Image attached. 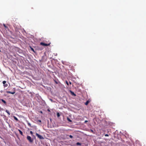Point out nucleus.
I'll use <instances>...</instances> for the list:
<instances>
[{
  "label": "nucleus",
  "instance_id": "obj_1",
  "mask_svg": "<svg viewBox=\"0 0 146 146\" xmlns=\"http://www.w3.org/2000/svg\"><path fill=\"white\" fill-rule=\"evenodd\" d=\"M27 139L29 141L30 143H32L33 142V139H32L30 136H27Z\"/></svg>",
  "mask_w": 146,
  "mask_h": 146
},
{
  "label": "nucleus",
  "instance_id": "obj_2",
  "mask_svg": "<svg viewBox=\"0 0 146 146\" xmlns=\"http://www.w3.org/2000/svg\"><path fill=\"white\" fill-rule=\"evenodd\" d=\"M36 135L40 139H44V138L43 137L37 133H36Z\"/></svg>",
  "mask_w": 146,
  "mask_h": 146
},
{
  "label": "nucleus",
  "instance_id": "obj_3",
  "mask_svg": "<svg viewBox=\"0 0 146 146\" xmlns=\"http://www.w3.org/2000/svg\"><path fill=\"white\" fill-rule=\"evenodd\" d=\"M3 86L4 87H7L8 85L6 83V81H3Z\"/></svg>",
  "mask_w": 146,
  "mask_h": 146
},
{
  "label": "nucleus",
  "instance_id": "obj_4",
  "mask_svg": "<svg viewBox=\"0 0 146 146\" xmlns=\"http://www.w3.org/2000/svg\"><path fill=\"white\" fill-rule=\"evenodd\" d=\"M40 44L42 45L43 46H48L49 45V44H47L43 42H41L40 43Z\"/></svg>",
  "mask_w": 146,
  "mask_h": 146
},
{
  "label": "nucleus",
  "instance_id": "obj_5",
  "mask_svg": "<svg viewBox=\"0 0 146 146\" xmlns=\"http://www.w3.org/2000/svg\"><path fill=\"white\" fill-rule=\"evenodd\" d=\"M6 92L7 93L11 94H13L15 93V90L13 92H11L9 91H7Z\"/></svg>",
  "mask_w": 146,
  "mask_h": 146
},
{
  "label": "nucleus",
  "instance_id": "obj_6",
  "mask_svg": "<svg viewBox=\"0 0 146 146\" xmlns=\"http://www.w3.org/2000/svg\"><path fill=\"white\" fill-rule=\"evenodd\" d=\"M5 111L6 112H7V113H8V114L9 115H10V114H11V113H10V112H9V111H8V110H5Z\"/></svg>",
  "mask_w": 146,
  "mask_h": 146
},
{
  "label": "nucleus",
  "instance_id": "obj_7",
  "mask_svg": "<svg viewBox=\"0 0 146 146\" xmlns=\"http://www.w3.org/2000/svg\"><path fill=\"white\" fill-rule=\"evenodd\" d=\"M18 131H19L21 135H23V133L20 130L18 129Z\"/></svg>",
  "mask_w": 146,
  "mask_h": 146
},
{
  "label": "nucleus",
  "instance_id": "obj_8",
  "mask_svg": "<svg viewBox=\"0 0 146 146\" xmlns=\"http://www.w3.org/2000/svg\"><path fill=\"white\" fill-rule=\"evenodd\" d=\"M30 47L31 48V50L32 51H33L34 52H35V51L34 50V49L33 48H32L31 47V46H30Z\"/></svg>",
  "mask_w": 146,
  "mask_h": 146
},
{
  "label": "nucleus",
  "instance_id": "obj_9",
  "mask_svg": "<svg viewBox=\"0 0 146 146\" xmlns=\"http://www.w3.org/2000/svg\"><path fill=\"white\" fill-rule=\"evenodd\" d=\"M1 100L4 104H5L6 103V101L5 100H3V99H1Z\"/></svg>",
  "mask_w": 146,
  "mask_h": 146
},
{
  "label": "nucleus",
  "instance_id": "obj_10",
  "mask_svg": "<svg viewBox=\"0 0 146 146\" xmlns=\"http://www.w3.org/2000/svg\"><path fill=\"white\" fill-rule=\"evenodd\" d=\"M27 124L29 126V127H32L31 126V125L30 123L29 122H28V123H27Z\"/></svg>",
  "mask_w": 146,
  "mask_h": 146
},
{
  "label": "nucleus",
  "instance_id": "obj_11",
  "mask_svg": "<svg viewBox=\"0 0 146 146\" xmlns=\"http://www.w3.org/2000/svg\"><path fill=\"white\" fill-rule=\"evenodd\" d=\"M57 115L58 117H59L60 116V114L59 113H57Z\"/></svg>",
  "mask_w": 146,
  "mask_h": 146
},
{
  "label": "nucleus",
  "instance_id": "obj_12",
  "mask_svg": "<svg viewBox=\"0 0 146 146\" xmlns=\"http://www.w3.org/2000/svg\"><path fill=\"white\" fill-rule=\"evenodd\" d=\"M88 103H89V102H88V101H87L85 103V105H88Z\"/></svg>",
  "mask_w": 146,
  "mask_h": 146
},
{
  "label": "nucleus",
  "instance_id": "obj_13",
  "mask_svg": "<svg viewBox=\"0 0 146 146\" xmlns=\"http://www.w3.org/2000/svg\"><path fill=\"white\" fill-rule=\"evenodd\" d=\"M76 145H81V144L79 143V142H77V143H76Z\"/></svg>",
  "mask_w": 146,
  "mask_h": 146
},
{
  "label": "nucleus",
  "instance_id": "obj_14",
  "mask_svg": "<svg viewBox=\"0 0 146 146\" xmlns=\"http://www.w3.org/2000/svg\"><path fill=\"white\" fill-rule=\"evenodd\" d=\"M68 120V121H69L70 122H72V120L70 119L69 118H68V117L67 118V119Z\"/></svg>",
  "mask_w": 146,
  "mask_h": 146
},
{
  "label": "nucleus",
  "instance_id": "obj_15",
  "mask_svg": "<svg viewBox=\"0 0 146 146\" xmlns=\"http://www.w3.org/2000/svg\"><path fill=\"white\" fill-rule=\"evenodd\" d=\"M62 63L64 65H66V64H65V61H62Z\"/></svg>",
  "mask_w": 146,
  "mask_h": 146
},
{
  "label": "nucleus",
  "instance_id": "obj_16",
  "mask_svg": "<svg viewBox=\"0 0 146 146\" xmlns=\"http://www.w3.org/2000/svg\"><path fill=\"white\" fill-rule=\"evenodd\" d=\"M72 95H74V96H76V94L73 92H72Z\"/></svg>",
  "mask_w": 146,
  "mask_h": 146
},
{
  "label": "nucleus",
  "instance_id": "obj_17",
  "mask_svg": "<svg viewBox=\"0 0 146 146\" xmlns=\"http://www.w3.org/2000/svg\"><path fill=\"white\" fill-rule=\"evenodd\" d=\"M66 84H67L68 85H69V84H68V81H66Z\"/></svg>",
  "mask_w": 146,
  "mask_h": 146
},
{
  "label": "nucleus",
  "instance_id": "obj_18",
  "mask_svg": "<svg viewBox=\"0 0 146 146\" xmlns=\"http://www.w3.org/2000/svg\"><path fill=\"white\" fill-rule=\"evenodd\" d=\"M30 133L32 135L33 134V132L32 131H30Z\"/></svg>",
  "mask_w": 146,
  "mask_h": 146
},
{
  "label": "nucleus",
  "instance_id": "obj_19",
  "mask_svg": "<svg viewBox=\"0 0 146 146\" xmlns=\"http://www.w3.org/2000/svg\"><path fill=\"white\" fill-rule=\"evenodd\" d=\"M69 137L70 138H72L73 137V136L72 135H69Z\"/></svg>",
  "mask_w": 146,
  "mask_h": 146
},
{
  "label": "nucleus",
  "instance_id": "obj_20",
  "mask_svg": "<svg viewBox=\"0 0 146 146\" xmlns=\"http://www.w3.org/2000/svg\"><path fill=\"white\" fill-rule=\"evenodd\" d=\"M105 136H106V137H107V136H109L108 135V134H106L105 135Z\"/></svg>",
  "mask_w": 146,
  "mask_h": 146
},
{
  "label": "nucleus",
  "instance_id": "obj_21",
  "mask_svg": "<svg viewBox=\"0 0 146 146\" xmlns=\"http://www.w3.org/2000/svg\"><path fill=\"white\" fill-rule=\"evenodd\" d=\"M14 118L16 120H18V119H17V118H16V117H15Z\"/></svg>",
  "mask_w": 146,
  "mask_h": 146
},
{
  "label": "nucleus",
  "instance_id": "obj_22",
  "mask_svg": "<svg viewBox=\"0 0 146 146\" xmlns=\"http://www.w3.org/2000/svg\"><path fill=\"white\" fill-rule=\"evenodd\" d=\"M38 121L40 122H41V121L40 120H38Z\"/></svg>",
  "mask_w": 146,
  "mask_h": 146
},
{
  "label": "nucleus",
  "instance_id": "obj_23",
  "mask_svg": "<svg viewBox=\"0 0 146 146\" xmlns=\"http://www.w3.org/2000/svg\"><path fill=\"white\" fill-rule=\"evenodd\" d=\"M55 82H56V84H58V83L56 81H55Z\"/></svg>",
  "mask_w": 146,
  "mask_h": 146
},
{
  "label": "nucleus",
  "instance_id": "obj_24",
  "mask_svg": "<svg viewBox=\"0 0 146 146\" xmlns=\"http://www.w3.org/2000/svg\"><path fill=\"white\" fill-rule=\"evenodd\" d=\"M69 83H70V84H71V82H69Z\"/></svg>",
  "mask_w": 146,
  "mask_h": 146
},
{
  "label": "nucleus",
  "instance_id": "obj_25",
  "mask_svg": "<svg viewBox=\"0 0 146 146\" xmlns=\"http://www.w3.org/2000/svg\"><path fill=\"white\" fill-rule=\"evenodd\" d=\"M48 111H50V110L49 109L48 110Z\"/></svg>",
  "mask_w": 146,
  "mask_h": 146
},
{
  "label": "nucleus",
  "instance_id": "obj_26",
  "mask_svg": "<svg viewBox=\"0 0 146 146\" xmlns=\"http://www.w3.org/2000/svg\"><path fill=\"white\" fill-rule=\"evenodd\" d=\"M4 25V27H6V26H5V25Z\"/></svg>",
  "mask_w": 146,
  "mask_h": 146
},
{
  "label": "nucleus",
  "instance_id": "obj_27",
  "mask_svg": "<svg viewBox=\"0 0 146 146\" xmlns=\"http://www.w3.org/2000/svg\"><path fill=\"white\" fill-rule=\"evenodd\" d=\"M92 132H93V130H92Z\"/></svg>",
  "mask_w": 146,
  "mask_h": 146
},
{
  "label": "nucleus",
  "instance_id": "obj_28",
  "mask_svg": "<svg viewBox=\"0 0 146 146\" xmlns=\"http://www.w3.org/2000/svg\"><path fill=\"white\" fill-rule=\"evenodd\" d=\"M41 113H42V111H40Z\"/></svg>",
  "mask_w": 146,
  "mask_h": 146
}]
</instances>
